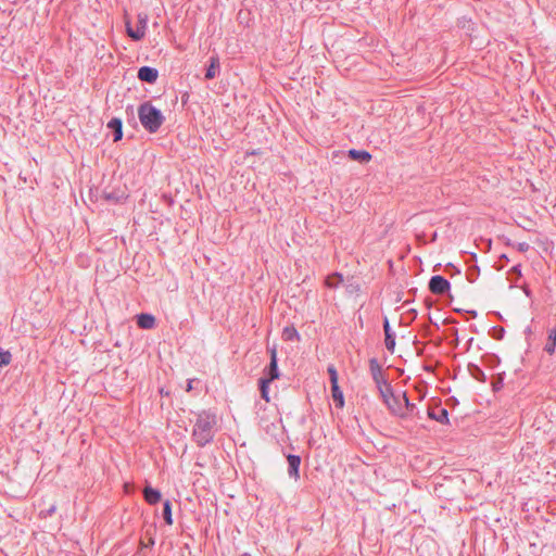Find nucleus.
I'll return each instance as SVG.
<instances>
[{
	"mask_svg": "<svg viewBox=\"0 0 556 556\" xmlns=\"http://www.w3.org/2000/svg\"><path fill=\"white\" fill-rule=\"evenodd\" d=\"M147 23H148V16L146 14H143V15L139 14L137 26H140V27H143L144 29H147Z\"/></svg>",
	"mask_w": 556,
	"mask_h": 556,
	"instance_id": "27",
	"label": "nucleus"
},
{
	"mask_svg": "<svg viewBox=\"0 0 556 556\" xmlns=\"http://www.w3.org/2000/svg\"><path fill=\"white\" fill-rule=\"evenodd\" d=\"M287 462H288V475L290 478H293L294 480H299L300 478V465H301V457L299 455L289 454L287 455Z\"/></svg>",
	"mask_w": 556,
	"mask_h": 556,
	"instance_id": "7",
	"label": "nucleus"
},
{
	"mask_svg": "<svg viewBox=\"0 0 556 556\" xmlns=\"http://www.w3.org/2000/svg\"><path fill=\"white\" fill-rule=\"evenodd\" d=\"M428 416H429V418L437 420L441 424L448 422V412L446 408H443V407L429 408Z\"/></svg>",
	"mask_w": 556,
	"mask_h": 556,
	"instance_id": "10",
	"label": "nucleus"
},
{
	"mask_svg": "<svg viewBox=\"0 0 556 556\" xmlns=\"http://www.w3.org/2000/svg\"><path fill=\"white\" fill-rule=\"evenodd\" d=\"M380 393V396L382 397L383 403H389L391 399L395 395L393 393V389L391 384L388 382L386 384H382L381 387H377Z\"/></svg>",
	"mask_w": 556,
	"mask_h": 556,
	"instance_id": "17",
	"label": "nucleus"
},
{
	"mask_svg": "<svg viewBox=\"0 0 556 556\" xmlns=\"http://www.w3.org/2000/svg\"><path fill=\"white\" fill-rule=\"evenodd\" d=\"M219 71V59L217 56H212L210 59V65L206 68L205 72V78L206 79H213L216 77Z\"/></svg>",
	"mask_w": 556,
	"mask_h": 556,
	"instance_id": "15",
	"label": "nucleus"
},
{
	"mask_svg": "<svg viewBox=\"0 0 556 556\" xmlns=\"http://www.w3.org/2000/svg\"><path fill=\"white\" fill-rule=\"evenodd\" d=\"M163 518L167 525H173L172 504L168 500L163 503Z\"/></svg>",
	"mask_w": 556,
	"mask_h": 556,
	"instance_id": "21",
	"label": "nucleus"
},
{
	"mask_svg": "<svg viewBox=\"0 0 556 556\" xmlns=\"http://www.w3.org/2000/svg\"><path fill=\"white\" fill-rule=\"evenodd\" d=\"M390 412L399 417H406V413L402 407V399L401 395H394L389 403H386Z\"/></svg>",
	"mask_w": 556,
	"mask_h": 556,
	"instance_id": "9",
	"label": "nucleus"
},
{
	"mask_svg": "<svg viewBox=\"0 0 556 556\" xmlns=\"http://www.w3.org/2000/svg\"><path fill=\"white\" fill-rule=\"evenodd\" d=\"M143 497L148 504L155 505L161 500V492L148 485L143 490Z\"/></svg>",
	"mask_w": 556,
	"mask_h": 556,
	"instance_id": "13",
	"label": "nucleus"
},
{
	"mask_svg": "<svg viewBox=\"0 0 556 556\" xmlns=\"http://www.w3.org/2000/svg\"><path fill=\"white\" fill-rule=\"evenodd\" d=\"M193 381H194V379H189V380H188V382H187V388H186V390H187L188 392H189V391H191V390L193 389V386H192V384H193Z\"/></svg>",
	"mask_w": 556,
	"mask_h": 556,
	"instance_id": "30",
	"label": "nucleus"
},
{
	"mask_svg": "<svg viewBox=\"0 0 556 556\" xmlns=\"http://www.w3.org/2000/svg\"><path fill=\"white\" fill-rule=\"evenodd\" d=\"M331 395L336 403L337 407H343L344 406V396L343 392L341 391L339 384L331 386Z\"/></svg>",
	"mask_w": 556,
	"mask_h": 556,
	"instance_id": "16",
	"label": "nucleus"
},
{
	"mask_svg": "<svg viewBox=\"0 0 556 556\" xmlns=\"http://www.w3.org/2000/svg\"><path fill=\"white\" fill-rule=\"evenodd\" d=\"M529 249H530V245H529V243H528V242H519V243L517 244V250H518L519 252H527Z\"/></svg>",
	"mask_w": 556,
	"mask_h": 556,
	"instance_id": "29",
	"label": "nucleus"
},
{
	"mask_svg": "<svg viewBox=\"0 0 556 556\" xmlns=\"http://www.w3.org/2000/svg\"><path fill=\"white\" fill-rule=\"evenodd\" d=\"M10 362H11V353L8 351L0 352V366L9 365Z\"/></svg>",
	"mask_w": 556,
	"mask_h": 556,
	"instance_id": "26",
	"label": "nucleus"
},
{
	"mask_svg": "<svg viewBox=\"0 0 556 556\" xmlns=\"http://www.w3.org/2000/svg\"><path fill=\"white\" fill-rule=\"evenodd\" d=\"M369 370H370L372 380L377 387H381L382 384L388 383V380L383 376L381 365L379 364L377 358L369 359Z\"/></svg>",
	"mask_w": 556,
	"mask_h": 556,
	"instance_id": "5",
	"label": "nucleus"
},
{
	"mask_svg": "<svg viewBox=\"0 0 556 556\" xmlns=\"http://www.w3.org/2000/svg\"><path fill=\"white\" fill-rule=\"evenodd\" d=\"M349 156L359 163H368L371 160V154L365 150L351 149L349 150Z\"/></svg>",
	"mask_w": 556,
	"mask_h": 556,
	"instance_id": "14",
	"label": "nucleus"
},
{
	"mask_svg": "<svg viewBox=\"0 0 556 556\" xmlns=\"http://www.w3.org/2000/svg\"><path fill=\"white\" fill-rule=\"evenodd\" d=\"M137 76L141 81L154 84L159 77V72L154 67L142 66L139 68Z\"/></svg>",
	"mask_w": 556,
	"mask_h": 556,
	"instance_id": "8",
	"label": "nucleus"
},
{
	"mask_svg": "<svg viewBox=\"0 0 556 556\" xmlns=\"http://www.w3.org/2000/svg\"><path fill=\"white\" fill-rule=\"evenodd\" d=\"M108 128L113 131L114 142L119 141L123 138V123L121 118L114 117L108 123Z\"/></svg>",
	"mask_w": 556,
	"mask_h": 556,
	"instance_id": "11",
	"label": "nucleus"
},
{
	"mask_svg": "<svg viewBox=\"0 0 556 556\" xmlns=\"http://www.w3.org/2000/svg\"><path fill=\"white\" fill-rule=\"evenodd\" d=\"M384 344L387 350L393 354L395 349V333L392 331L389 319H383Z\"/></svg>",
	"mask_w": 556,
	"mask_h": 556,
	"instance_id": "6",
	"label": "nucleus"
},
{
	"mask_svg": "<svg viewBox=\"0 0 556 556\" xmlns=\"http://www.w3.org/2000/svg\"><path fill=\"white\" fill-rule=\"evenodd\" d=\"M269 383H270V381H268V380H265V379H262V378L260 379L261 396L266 402H269V395H268Z\"/></svg>",
	"mask_w": 556,
	"mask_h": 556,
	"instance_id": "22",
	"label": "nucleus"
},
{
	"mask_svg": "<svg viewBox=\"0 0 556 556\" xmlns=\"http://www.w3.org/2000/svg\"><path fill=\"white\" fill-rule=\"evenodd\" d=\"M343 278L342 275L339 273H336L329 277L326 278V286L328 288H338L339 285L342 282Z\"/></svg>",
	"mask_w": 556,
	"mask_h": 556,
	"instance_id": "20",
	"label": "nucleus"
},
{
	"mask_svg": "<svg viewBox=\"0 0 556 556\" xmlns=\"http://www.w3.org/2000/svg\"><path fill=\"white\" fill-rule=\"evenodd\" d=\"M154 539L153 538H149V541H148V544H144L143 541H141V545L143 546H152L154 545Z\"/></svg>",
	"mask_w": 556,
	"mask_h": 556,
	"instance_id": "31",
	"label": "nucleus"
},
{
	"mask_svg": "<svg viewBox=\"0 0 556 556\" xmlns=\"http://www.w3.org/2000/svg\"><path fill=\"white\" fill-rule=\"evenodd\" d=\"M327 371L329 375L331 386L338 384V372H337V369L334 368V366L333 365L328 366Z\"/></svg>",
	"mask_w": 556,
	"mask_h": 556,
	"instance_id": "25",
	"label": "nucleus"
},
{
	"mask_svg": "<svg viewBox=\"0 0 556 556\" xmlns=\"http://www.w3.org/2000/svg\"><path fill=\"white\" fill-rule=\"evenodd\" d=\"M282 337L286 341H293L299 339V333L294 328H285L282 332Z\"/></svg>",
	"mask_w": 556,
	"mask_h": 556,
	"instance_id": "23",
	"label": "nucleus"
},
{
	"mask_svg": "<svg viewBox=\"0 0 556 556\" xmlns=\"http://www.w3.org/2000/svg\"><path fill=\"white\" fill-rule=\"evenodd\" d=\"M138 117L142 127L150 134L157 132L165 122L163 113L150 101H146L139 105Z\"/></svg>",
	"mask_w": 556,
	"mask_h": 556,
	"instance_id": "2",
	"label": "nucleus"
},
{
	"mask_svg": "<svg viewBox=\"0 0 556 556\" xmlns=\"http://www.w3.org/2000/svg\"><path fill=\"white\" fill-rule=\"evenodd\" d=\"M429 290L435 295H443L451 289L450 281L443 276H432L429 280Z\"/></svg>",
	"mask_w": 556,
	"mask_h": 556,
	"instance_id": "3",
	"label": "nucleus"
},
{
	"mask_svg": "<svg viewBox=\"0 0 556 556\" xmlns=\"http://www.w3.org/2000/svg\"><path fill=\"white\" fill-rule=\"evenodd\" d=\"M55 509H56V507H55L54 505H52V506H51V507H49L47 510H41V513H40V514H41L43 517H50V516H52V515L55 513Z\"/></svg>",
	"mask_w": 556,
	"mask_h": 556,
	"instance_id": "28",
	"label": "nucleus"
},
{
	"mask_svg": "<svg viewBox=\"0 0 556 556\" xmlns=\"http://www.w3.org/2000/svg\"><path fill=\"white\" fill-rule=\"evenodd\" d=\"M137 325L141 329H152L155 326V317L148 313L137 315Z\"/></svg>",
	"mask_w": 556,
	"mask_h": 556,
	"instance_id": "12",
	"label": "nucleus"
},
{
	"mask_svg": "<svg viewBox=\"0 0 556 556\" xmlns=\"http://www.w3.org/2000/svg\"><path fill=\"white\" fill-rule=\"evenodd\" d=\"M216 424L215 414L207 410L198 414L192 430V438L198 446L203 447L213 441Z\"/></svg>",
	"mask_w": 556,
	"mask_h": 556,
	"instance_id": "1",
	"label": "nucleus"
},
{
	"mask_svg": "<svg viewBox=\"0 0 556 556\" xmlns=\"http://www.w3.org/2000/svg\"><path fill=\"white\" fill-rule=\"evenodd\" d=\"M468 370L472 378H475L477 381L484 382L486 380V376L484 371L475 364H469Z\"/></svg>",
	"mask_w": 556,
	"mask_h": 556,
	"instance_id": "19",
	"label": "nucleus"
},
{
	"mask_svg": "<svg viewBox=\"0 0 556 556\" xmlns=\"http://www.w3.org/2000/svg\"><path fill=\"white\" fill-rule=\"evenodd\" d=\"M127 35L135 41L141 40L146 35V29L143 27L137 26L136 29H132L129 24H126Z\"/></svg>",
	"mask_w": 556,
	"mask_h": 556,
	"instance_id": "18",
	"label": "nucleus"
},
{
	"mask_svg": "<svg viewBox=\"0 0 556 556\" xmlns=\"http://www.w3.org/2000/svg\"><path fill=\"white\" fill-rule=\"evenodd\" d=\"M269 354H270V362H269V365L265 368V370H264L265 377H263L262 379H265V380H268L271 382L275 379L279 378L277 351H276L275 346L269 349Z\"/></svg>",
	"mask_w": 556,
	"mask_h": 556,
	"instance_id": "4",
	"label": "nucleus"
},
{
	"mask_svg": "<svg viewBox=\"0 0 556 556\" xmlns=\"http://www.w3.org/2000/svg\"><path fill=\"white\" fill-rule=\"evenodd\" d=\"M402 401L404 404H402V407L404 408V412L406 413V416L412 413L415 408V404H412L406 396V393H402L401 395Z\"/></svg>",
	"mask_w": 556,
	"mask_h": 556,
	"instance_id": "24",
	"label": "nucleus"
}]
</instances>
